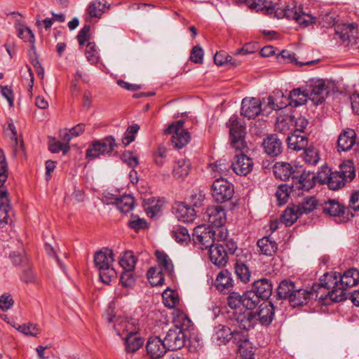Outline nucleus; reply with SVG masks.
<instances>
[{
	"instance_id": "58836bf2",
	"label": "nucleus",
	"mask_w": 359,
	"mask_h": 359,
	"mask_svg": "<svg viewBox=\"0 0 359 359\" xmlns=\"http://www.w3.org/2000/svg\"><path fill=\"white\" fill-rule=\"evenodd\" d=\"M323 211L330 216H339L347 214V208L341 206L340 203L334 201L325 203Z\"/></svg>"
},
{
	"instance_id": "f257e3e1",
	"label": "nucleus",
	"mask_w": 359,
	"mask_h": 359,
	"mask_svg": "<svg viewBox=\"0 0 359 359\" xmlns=\"http://www.w3.org/2000/svg\"><path fill=\"white\" fill-rule=\"evenodd\" d=\"M229 135L231 146L236 149L244 152L248 150L247 143L245 140V127L238 119L237 115H233L229 120ZM254 163L252 158L241 153L236 155L231 168L233 171L240 176H246L253 169Z\"/></svg>"
},
{
	"instance_id": "603ef678",
	"label": "nucleus",
	"mask_w": 359,
	"mask_h": 359,
	"mask_svg": "<svg viewBox=\"0 0 359 359\" xmlns=\"http://www.w3.org/2000/svg\"><path fill=\"white\" fill-rule=\"evenodd\" d=\"M280 59H282L285 62L294 63L299 66L311 65L315 63V61L313 60L307 61L305 62H298L295 57V54L287 50H283L281 51V53H280V57H278L279 60Z\"/></svg>"
},
{
	"instance_id": "473e14b6",
	"label": "nucleus",
	"mask_w": 359,
	"mask_h": 359,
	"mask_svg": "<svg viewBox=\"0 0 359 359\" xmlns=\"http://www.w3.org/2000/svg\"><path fill=\"white\" fill-rule=\"evenodd\" d=\"M113 203L121 212L128 213L133 209L135 199L132 196L125 194L120 197H116Z\"/></svg>"
},
{
	"instance_id": "39448f33",
	"label": "nucleus",
	"mask_w": 359,
	"mask_h": 359,
	"mask_svg": "<svg viewBox=\"0 0 359 359\" xmlns=\"http://www.w3.org/2000/svg\"><path fill=\"white\" fill-rule=\"evenodd\" d=\"M212 196L217 203H225L230 201L234 194L233 185L221 177L215 180L211 186Z\"/></svg>"
},
{
	"instance_id": "de8ad7c7",
	"label": "nucleus",
	"mask_w": 359,
	"mask_h": 359,
	"mask_svg": "<svg viewBox=\"0 0 359 359\" xmlns=\"http://www.w3.org/2000/svg\"><path fill=\"white\" fill-rule=\"evenodd\" d=\"M164 305L169 308H174L179 302V296L177 291L173 290H165L162 294Z\"/></svg>"
},
{
	"instance_id": "9b49d317",
	"label": "nucleus",
	"mask_w": 359,
	"mask_h": 359,
	"mask_svg": "<svg viewBox=\"0 0 359 359\" xmlns=\"http://www.w3.org/2000/svg\"><path fill=\"white\" fill-rule=\"evenodd\" d=\"M309 93V99L316 104H321L329 94L328 86L325 84V81L322 79L313 81L309 89L306 90Z\"/></svg>"
},
{
	"instance_id": "412c9836",
	"label": "nucleus",
	"mask_w": 359,
	"mask_h": 359,
	"mask_svg": "<svg viewBox=\"0 0 359 359\" xmlns=\"http://www.w3.org/2000/svg\"><path fill=\"white\" fill-rule=\"evenodd\" d=\"M231 329L224 325H218L215 327L211 341L215 346L225 345L229 342L232 336Z\"/></svg>"
},
{
	"instance_id": "79ce46f5",
	"label": "nucleus",
	"mask_w": 359,
	"mask_h": 359,
	"mask_svg": "<svg viewBox=\"0 0 359 359\" xmlns=\"http://www.w3.org/2000/svg\"><path fill=\"white\" fill-rule=\"evenodd\" d=\"M300 216L299 212L297 211V207L294 205L291 208H287L281 216V222L287 226H292Z\"/></svg>"
},
{
	"instance_id": "338daca9",
	"label": "nucleus",
	"mask_w": 359,
	"mask_h": 359,
	"mask_svg": "<svg viewBox=\"0 0 359 359\" xmlns=\"http://www.w3.org/2000/svg\"><path fill=\"white\" fill-rule=\"evenodd\" d=\"M351 210L354 212L359 211V191H355L351 195L348 207H347V215L350 213L351 217H353L354 215Z\"/></svg>"
},
{
	"instance_id": "393cba45",
	"label": "nucleus",
	"mask_w": 359,
	"mask_h": 359,
	"mask_svg": "<svg viewBox=\"0 0 359 359\" xmlns=\"http://www.w3.org/2000/svg\"><path fill=\"white\" fill-rule=\"evenodd\" d=\"M262 299H267L272 294L273 285L270 280L261 278L255 280L252 289Z\"/></svg>"
},
{
	"instance_id": "69168bd1",
	"label": "nucleus",
	"mask_w": 359,
	"mask_h": 359,
	"mask_svg": "<svg viewBox=\"0 0 359 359\" xmlns=\"http://www.w3.org/2000/svg\"><path fill=\"white\" fill-rule=\"evenodd\" d=\"M228 305L231 309H237L243 305V295L241 296L239 293L233 292H231L228 297Z\"/></svg>"
},
{
	"instance_id": "1a4fd4ad",
	"label": "nucleus",
	"mask_w": 359,
	"mask_h": 359,
	"mask_svg": "<svg viewBox=\"0 0 359 359\" xmlns=\"http://www.w3.org/2000/svg\"><path fill=\"white\" fill-rule=\"evenodd\" d=\"M298 172L292 180V189L309 191L315 186L316 175L313 172L304 170L302 166H298Z\"/></svg>"
},
{
	"instance_id": "bb28decb",
	"label": "nucleus",
	"mask_w": 359,
	"mask_h": 359,
	"mask_svg": "<svg viewBox=\"0 0 359 359\" xmlns=\"http://www.w3.org/2000/svg\"><path fill=\"white\" fill-rule=\"evenodd\" d=\"M155 255L160 269L171 279L175 276L174 265L169 256L163 251L156 250Z\"/></svg>"
},
{
	"instance_id": "72a5a7b5",
	"label": "nucleus",
	"mask_w": 359,
	"mask_h": 359,
	"mask_svg": "<svg viewBox=\"0 0 359 359\" xmlns=\"http://www.w3.org/2000/svg\"><path fill=\"white\" fill-rule=\"evenodd\" d=\"M296 287L294 282L285 279L280 283L277 288V295L279 299H288L290 300Z\"/></svg>"
},
{
	"instance_id": "e2e57ef3",
	"label": "nucleus",
	"mask_w": 359,
	"mask_h": 359,
	"mask_svg": "<svg viewBox=\"0 0 359 359\" xmlns=\"http://www.w3.org/2000/svg\"><path fill=\"white\" fill-rule=\"evenodd\" d=\"M86 55L87 60L91 64H95L98 62L99 56L97 50L95 49V45L93 43H88L87 44Z\"/></svg>"
},
{
	"instance_id": "774afa93",
	"label": "nucleus",
	"mask_w": 359,
	"mask_h": 359,
	"mask_svg": "<svg viewBox=\"0 0 359 359\" xmlns=\"http://www.w3.org/2000/svg\"><path fill=\"white\" fill-rule=\"evenodd\" d=\"M121 160L126 163L130 168H135L138 163V158L135 156L133 152L126 151L121 155Z\"/></svg>"
},
{
	"instance_id": "f704fd0d",
	"label": "nucleus",
	"mask_w": 359,
	"mask_h": 359,
	"mask_svg": "<svg viewBox=\"0 0 359 359\" xmlns=\"http://www.w3.org/2000/svg\"><path fill=\"white\" fill-rule=\"evenodd\" d=\"M288 98L290 106L297 107L306 102L309 99V93H306V90L302 91L300 88H296L290 91Z\"/></svg>"
},
{
	"instance_id": "aec40b11",
	"label": "nucleus",
	"mask_w": 359,
	"mask_h": 359,
	"mask_svg": "<svg viewBox=\"0 0 359 359\" xmlns=\"http://www.w3.org/2000/svg\"><path fill=\"white\" fill-rule=\"evenodd\" d=\"M271 6L273 7V6ZM273 8L274 10L269 14L274 13L275 16L279 19L286 18L289 20H296L300 11V9L297 8L296 4L293 0H290L285 6H278L277 8L273 6Z\"/></svg>"
},
{
	"instance_id": "e433bc0d",
	"label": "nucleus",
	"mask_w": 359,
	"mask_h": 359,
	"mask_svg": "<svg viewBox=\"0 0 359 359\" xmlns=\"http://www.w3.org/2000/svg\"><path fill=\"white\" fill-rule=\"evenodd\" d=\"M237 4H245L251 10L265 11L266 13H271L274 8L267 6L263 0H235Z\"/></svg>"
},
{
	"instance_id": "49530a36",
	"label": "nucleus",
	"mask_w": 359,
	"mask_h": 359,
	"mask_svg": "<svg viewBox=\"0 0 359 359\" xmlns=\"http://www.w3.org/2000/svg\"><path fill=\"white\" fill-rule=\"evenodd\" d=\"M15 27L17 29L18 36L25 40V41H29L31 43H34V36L32 30L25 26L21 23L20 20H17L15 23Z\"/></svg>"
},
{
	"instance_id": "4468645a",
	"label": "nucleus",
	"mask_w": 359,
	"mask_h": 359,
	"mask_svg": "<svg viewBox=\"0 0 359 359\" xmlns=\"http://www.w3.org/2000/svg\"><path fill=\"white\" fill-rule=\"evenodd\" d=\"M263 102L267 108V113L273 110H279L290 105L288 96H285L281 90H276L266 98L263 99Z\"/></svg>"
},
{
	"instance_id": "5701e85b",
	"label": "nucleus",
	"mask_w": 359,
	"mask_h": 359,
	"mask_svg": "<svg viewBox=\"0 0 359 359\" xmlns=\"http://www.w3.org/2000/svg\"><path fill=\"white\" fill-rule=\"evenodd\" d=\"M211 262L221 267L224 266L228 262V255L224 245L216 243L209 249Z\"/></svg>"
},
{
	"instance_id": "6e6d98bb",
	"label": "nucleus",
	"mask_w": 359,
	"mask_h": 359,
	"mask_svg": "<svg viewBox=\"0 0 359 359\" xmlns=\"http://www.w3.org/2000/svg\"><path fill=\"white\" fill-rule=\"evenodd\" d=\"M294 116L287 115L282 118H278L276 124V129L280 133H285L290 130V127L293 126Z\"/></svg>"
},
{
	"instance_id": "ddd939ff",
	"label": "nucleus",
	"mask_w": 359,
	"mask_h": 359,
	"mask_svg": "<svg viewBox=\"0 0 359 359\" xmlns=\"http://www.w3.org/2000/svg\"><path fill=\"white\" fill-rule=\"evenodd\" d=\"M163 341L168 351L178 350L185 344L186 334L173 327L168 331Z\"/></svg>"
},
{
	"instance_id": "5fc2aeb1",
	"label": "nucleus",
	"mask_w": 359,
	"mask_h": 359,
	"mask_svg": "<svg viewBox=\"0 0 359 359\" xmlns=\"http://www.w3.org/2000/svg\"><path fill=\"white\" fill-rule=\"evenodd\" d=\"M235 273L242 282L246 283L250 280V271L245 264L237 262L235 266Z\"/></svg>"
},
{
	"instance_id": "4c0bfd02",
	"label": "nucleus",
	"mask_w": 359,
	"mask_h": 359,
	"mask_svg": "<svg viewBox=\"0 0 359 359\" xmlns=\"http://www.w3.org/2000/svg\"><path fill=\"white\" fill-rule=\"evenodd\" d=\"M107 8L106 0H95L89 4L87 12L91 18H100Z\"/></svg>"
},
{
	"instance_id": "6e6552de",
	"label": "nucleus",
	"mask_w": 359,
	"mask_h": 359,
	"mask_svg": "<svg viewBox=\"0 0 359 359\" xmlns=\"http://www.w3.org/2000/svg\"><path fill=\"white\" fill-rule=\"evenodd\" d=\"M263 100L255 97H245L241 102V114L248 119L255 118L262 112L266 111V106L262 108Z\"/></svg>"
},
{
	"instance_id": "9d476101",
	"label": "nucleus",
	"mask_w": 359,
	"mask_h": 359,
	"mask_svg": "<svg viewBox=\"0 0 359 359\" xmlns=\"http://www.w3.org/2000/svg\"><path fill=\"white\" fill-rule=\"evenodd\" d=\"M214 232L210 226H198L194 231V241L195 243L200 245L202 250L210 249L215 242Z\"/></svg>"
},
{
	"instance_id": "c9c22d12",
	"label": "nucleus",
	"mask_w": 359,
	"mask_h": 359,
	"mask_svg": "<svg viewBox=\"0 0 359 359\" xmlns=\"http://www.w3.org/2000/svg\"><path fill=\"white\" fill-rule=\"evenodd\" d=\"M190 170L189 161L185 158L177 160L173 168L172 174L175 178L183 179L188 175Z\"/></svg>"
},
{
	"instance_id": "f8f14e48",
	"label": "nucleus",
	"mask_w": 359,
	"mask_h": 359,
	"mask_svg": "<svg viewBox=\"0 0 359 359\" xmlns=\"http://www.w3.org/2000/svg\"><path fill=\"white\" fill-rule=\"evenodd\" d=\"M203 219L212 227H222L226 221L224 208L221 205H212L203 214Z\"/></svg>"
},
{
	"instance_id": "f3484780",
	"label": "nucleus",
	"mask_w": 359,
	"mask_h": 359,
	"mask_svg": "<svg viewBox=\"0 0 359 359\" xmlns=\"http://www.w3.org/2000/svg\"><path fill=\"white\" fill-rule=\"evenodd\" d=\"M257 324L255 312L248 311L239 313L235 319L233 320V328L240 330L249 331Z\"/></svg>"
},
{
	"instance_id": "09e8293b",
	"label": "nucleus",
	"mask_w": 359,
	"mask_h": 359,
	"mask_svg": "<svg viewBox=\"0 0 359 359\" xmlns=\"http://www.w3.org/2000/svg\"><path fill=\"white\" fill-rule=\"evenodd\" d=\"M231 332L232 337L231 340H232L238 347L239 345H249L248 332L246 330H240L238 329L233 328V330H231Z\"/></svg>"
},
{
	"instance_id": "c03bdc74",
	"label": "nucleus",
	"mask_w": 359,
	"mask_h": 359,
	"mask_svg": "<svg viewBox=\"0 0 359 359\" xmlns=\"http://www.w3.org/2000/svg\"><path fill=\"white\" fill-rule=\"evenodd\" d=\"M172 238L179 243H187L190 241L188 230L181 226H174L171 231Z\"/></svg>"
},
{
	"instance_id": "f03ea898",
	"label": "nucleus",
	"mask_w": 359,
	"mask_h": 359,
	"mask_svg": "<svg viewBox=\"0 0 359 359\" xmlns=\"http://www.w3.org/2000/svg\"><path fill=\"white\" fill-rule=\"evenodd\" d=\"M319 281L321 287L332 288L328 292L330 299L340 302L347 299L346 290L359 282V271L351 269L346 271L342 276L338 272L326 273Z\"/></svg>"
},
{
	"instance_id": "c85d7f7f",
	"label": "nucleus",
	"mask_w": 359,
	"mask_h": 359,
	"mask_svg": "<svg viewBox=\"0 0 359 359\" xmlns=\"http://www.w3.org/2000/svg\"><path fill=\"white\" fill-rule=\"evenodd\" d=\"M313 295V292L307 290L296 287L292 294L289 302L292 306L297 307L306 304L308 300Z\"/></svg>"
},
{
	"instance_id": "a211bd4d",
	"label": "nucleus",
	"mask_w": 359,
	"mask_h": 359,
	"mask_svg": "<svg viewBox=\"0 0 359 359\" xmlns=\"http://www.w3.org/2000/svg\"><path fill=\"white\" fill-rule=\"evenodd\" d=\"M146 348L147 354L153 359L160 358L168 351L163 341L158 337H150Z\"/></svg>"
},
{
	"instance_id": "680f3d73",
	"label": "nucleus",
	"mask_w": 359,
	"mask_h": 359,
	"mask_svg": "<svg viewBox=\"0 0 359 359\" xmlns=\"http://www.w3.org/2000/svg\"><path fill=\"white\" fill-rule=\"evenodd\" d=\"M295 21L303 27H308L309 25L315 23L316 18L310 14L302 12L300 10Z\"/></svg>"
},
{
	"instance_id": "4d7b16f0",
	"label": "nucleus",
	"mask_w": 359,
	"mask_h": 359,
	"mask_svg": "<svg viewBox=\"0 0 359 359\" xmlns=\"http://www.w3.org/2000/svg\"><path fill=\"white\" fill-rule=\"evenodd\" d=\"M163 204V199L152 200L146 208L147 215L151 217H156L161 211Z\"/></svg>"
},
{
	"instance_id": "4be33fe9",
	"label": "nucleus",
	"mask_w": 359,
	"mask_h": 359,
	"mask_svg": "<svg viewBox=\"0 0 359 359\" xmlns=\"http://www.w3.org/2000/svg\"><path fill=\"white\" fill-rule=\"evenodd\" d=\"M275 308L273 304L269 302L260 304L259 311L255 313L257 322L259 321L262 325H269L274 318Z\"/></svg>"
},
{
	"instance_id": "864d4df0",
	"label": "nucleus",
	"mask_w": 359,
	"mask_h": 359,
	"mask_svg": "<svg viewBox=\"0 0 359 359\" xmlns=\"http://www.w3.org/2000/svg\"><path fill=\"white\" fill-rule=\"evenodd\" d=\"M304 158L307 164L316 165L320 161L318 150L313 147H306V149H304Z\"/></svg>"
},
{
	"instance_id": "ea45409f",
	"label": "nucleus",
	"mask_w": 359,
	"mask_h": 359,
	"mask_svg": "<svg viewBox=\"0 0 359 359\" xmlns=\"http://www.w3.org/2000/svg\"><path fill=\"white\" fill-rule=\"evenodd\" d=\"M147 278L153 286L162 285L164 283V275L165 273L162 269H159L157 267H151L147 271Z\"/></svg>"
},
{
	"instance_id": "2eb2a0df",
	"label": "nucleus",
	"mask_w": 359,
	"mask_h": 359,
	"mask_svg": "<svg viewBox=\"0 0 359 359\" xmlns=\"http://www.w3.org/2000/svg\"><path fill=\"white\" fill-rule=\"evenodd\" d=\"M133 323L128 322L126 324V331L128 332L126 337V351L127 353H134L140 348L144 339L137 333L136 328L132 330Z\"/></svg>"
},
{
	"instance_id": "c756f323",
	"label": "nucleus",
	"mask_w": 359,
	"mask_h": 359,
	"mask_svg": "<svg viewBox=\"0 0 359 359\" xmlns=\"http://www.w3.org/2000/svg\"><path fill=\"white\" fill-rule=\"evenodd\" d=\"M216 288L222 292L229 291L233 287V280L231 273L227 270L221 271L215 280Z\"/></svg>"
},
{
	"instance_id": "dca6fc26",
	"label": "nucleus",
	"mask_w": 359,
	"mask_h": 359,
	"mask_svg": "<svg viewBox=\"0 0 359 359\" xmlns=\"http://www.w3.org/2000/svg\"><path fill=\"white\" fill-rule=\"evenodd\" d=\"M273 172L276 178L281 180H287L291 178L292 180L295 175H298V165H292L287 162H276L273 167Z\"/></svg>"
},
{
	"instance_id": "13d9d810",
	"label": "nucleus",
	"mask_w": 359,
	"mask_h": 359,
	"mask_svg": "<svg viewBox=\"0 0 359 359\" xmlns=\"http://www.w3.org/2000/svg\"><path fill=\"white\" fill-rule=\"evenodd\" d=\"M128 226L130 229L138 231L140 229H144L147 227V222L145 219L140 218L137 215H132L131 219L128 222Z\"/></svg>"
},
{
	"instance_id": "0e129e2a",
	"label": "nucleus",
	"mask_w": 359,
	"mask_h": 359,
	"mask_svg": "<svg viewBox=\"0 0 359 359\" xmlns=\"http://www.w3.org/2000/svg\"><path fill=\"white\" fill-rule=\"evenodd\" d=\"M17 330L26 335H30L33 337H36L39 334V329L35 324L19 325Z\"/></svg>"
},
{
	"instance_id": "a19ab883",
	"label": "nucleus",
	"mask_w": 359,
	"mask_h": 359,
	"mask_svg": "<svg viewBox=\"0 0 359 359\" xmlns=\"http://www.w3.org/2000/svg\"><path fill=\"white\" fill-rule=\"evenodd\" d=\"M260 299L252 290L246 291L243 294V306L248 310H252L259 304Z\"/></svg>"
},
{
	"instance_id": "052dcab7",
	"label": "nucleus",
	"mask_w": 359,
	"mask_h": 359,
	"mask_svg": "<svg viewBox=\"0 0 359 359\" xmlns=\"http://www.w3.org/2000/svg\"><path fill=\"white\" fill-rule=\"evenodd\" d=\"M230 167L231 165H229V163L225 159H220L211 164L212 170L214 172L224 175L226 174Z\"/></svg>"
},
{
	"instance_id": "20e7f679",
	"label": "nucleus",
	"mask_w": 359,
	"mask_h": 359,
	"mask_svg": "<svg viewBox=\"0 0 359 359\" xmlns=\"http://www.w3.org/2000/svg\"><path fill=\"white\" fill-rule=\"evenodd\" d=\"M327 184L329 188L337 190L344 187L346 182H351L355 176L353 161H348L339 167V171L332 172Z\"/></svg>"
},
{
	"instance_id": "7ed1b4c3",
	"label": "nucleus",
	"mask_w": 359,
	"mask_h": 359,
	"mask_svg": "<svg viewBox=\"0 0 359 359\" xmlns=\"http://www.w3.org/2000/svg\"><path fill=\"white\" fill-rule=\"evenodd\" d=\"M114 260L113 252L109 248H102L95 254L94 263L99 271L100 279L104 284H109L116 276V271L111 266Z\"/></svg>"
},
{
	"instance_id": "a18cd8bd",
	"label": "nucleus",
	"mask_w": 359,
	"mask_h": 359,
	"mask_svg": "<svg viewBox=\"0 0 359 359\" xmlns=\"http://www.w3.org/2000/svg\"><path fill=\"white\" fill-rule=\"evenodd\" d=\"M174 328H178L184 332L191 326L192 323L184 313L178 311L174 318Z\"/></svg>"
},
{
	"instance_id": "3c124183",
	"label": "nucleus",
	"mask_w": 359,
	"mask_h": 359,
	"mask_svg": "<svg viewBox=\"0 0 359 359\" xmlns=\"http://www.w3.org/2000/svg\"><path fill=\"white\" fill-rule=\"evenodd\" d=\"M295 191V189L291 188V185H288L286 184L279 185L276 193V196L279 205H280L286 203L290 193Z\"/></svg>"
},
{
	"instance_id": "cd10ccee",
	"label": "nucleus",
	"mask_w": 359,
	"mask_h": 359,
	"mask_svg": "<svg viewBox=\"0 0 359 359\" xmlns=\"http://www.w3.org/2000/svg\"><path fill=\"white\" fill-rule=\"evenodd\" d=\"M302 134L293 132L287 136V143L289 149L294 151H300L306 149L308 145V138Z\"/></svg>"
},
{
	"instance_id": "a878e982",
	"label": "nucleus",
	"mask_w": 359,
	"mask_h": 359,
	"mask_svg": "<svg viewBox=\"0 0 359 359\" xmlns=\"http://www.w3.org/2000/svg\"><path fill=\"white\" fill-rule=\"evenodd\" d=\"M174 210L175 217L183 222H192L196 215V211L184 203L176 204Z\"/></svg>"
},
{
	"instance_id": "0eeeda50",
	"label": "nucleus",
	"mask_w": 359,
	"mask_h": 359,
	"mask_svg": "<svg viewBox=\"0 0 359 359\" xmlns=\"http://www.w3.org/2000/svg\"><path fill=\"white\" fill-rule=\"evenodd\" d=\"M116 146L115 140L111 136L105 137L100 141H95L86 150V158L95 159L100 155L111 153Z\"/></svg>"
},
{
	"instance_id": "2f4dec72",
	"label": "nucleus",
	"mask_w": 359,
	"mask_h": 359,
	"mask_svg": "<svg viewBox=\"0 0 359 359\" xmlns=\"http://www.w3.org/2000/svg\"><path fill=\"white\" fill-rule=\"evenodd\" d=\"M335 32L344 41H351V39L356 37L358 29L355 23L344 24L338 25Z\"/></svg>"
},
{
	"instance_id": "b1692460",
	"label": "nucleus",
	"mask_w": 359,
	"mask_h": 359,
	"mask_svg": "<svg viewBox=\"0 0 359 359\" xmlns=\"http://www.w3.org/2000/svg\"><path fill=\"white\" fill-rule=\"evenodd\" d=\"M264 151L269 156H277L282 152V142L276 134L270 135L262 143Z\"/></svg>"
},
{
	"instance_id": "37998d69",
	"label": "nucleus",
	"mask_w": 359,
	"mask_h": 359,
	"mask_svg": "<svg viewBox=\"0 0 359 359\" xmlns=\"http://www.w3.org/2000/svg\"><path fill=\"white\" fill-rule=\"evenodd\" d=\"M317 205L318 201L314 197H309L304 198L302 203L295 205V206L297 207V211L302 215L312 212Z\"/></svg>"
},
{
	"instance_id": "8fccbe9b",
	"label": "nucleus",
	"mask_w": 359,
	"mask_h": 359,
	"mask_svg": "<svg viewBox=\"0 0 359 359\" xmlns=\"http://www.w3.org/2000/svg\"><path fill=\"white\" fill-rule=\"evenodd\" d=\"M120 266L124 271H133L136 264V259L131 251H126L121 257L119 260Z\"/></svg>"
},
{
	"instance_id": "bf43d9fd",
	"label": "nucleus",
	"mask_w": 359,
	"mask_h": 359,
	"mask_svg": "<svg viewBox=\"0 0 359 359\" xmlns=\"http://www.w3.org/2000/svg\"><path fill=\"white\" fill-rule=\"evenodd\" d=\"M8 178L7 164L4 151L0 149V187H1Z\"/></svg>"
},
{
	"instance_id": "7c9ffc66",
	"label": "nucleus",
	"mask_w": 359,
	"mask_h": 359,
	"mask_svg": "<svg viewBox=\"0 0 359 359\" xmlns=\"http://www.w3.org/2000/svg\"><path fill=\"white\" fill-rule=\"evenodd\" d=\"M259 252L266 256H272L277 250L278 245L270 236H264L257 243Z\"/></svg>"
},
{
	"instance_id": "423d86ee",
	"label": "nucleus",
	"mask_w": 359,
	"mask_h": 359,
	"mask_svg": "<svg viewBox=\"0 0 359 359\" xmlns=\"http://www.w3.org/2000/svg\"><path fill=\"white\" fill-rule=\"evenodd\" d=\"M184 121L179 120L170 124L165 133L172 134L171 142L175 148L182 149L188 144L190 140L189 132L184 128Z\"/></svg>"
},
{
	"instance_id": "6ab92c4d",
	"label": "nucleus",
	"mask_w": 359,
	"mask_h": 359,
	"mask_svg": "<svg viewBox=\"0 0 359 359\" xmlns=\"http://www.w3.org/2000/svg\"><path fill=\"white\" fill-rule=\"evenodd\" d=\"M356 134L355 132L350 128L342 131L337 140V151H348L351 150L355 144Z\"/></svg>"
}]
</instances>
